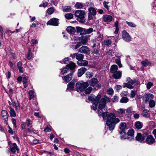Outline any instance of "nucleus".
Masks as SVG:
<instances>
[{
    "label": "nucleus",
    "mask_w": 156,
    "mask_h": 156,
    "mask_svg": "<svg viewBox=\"0 0 156 156\" xmlns=\"http://www.w3.org/2000/svg\"><path fill=\"white\" fill-rule=\"evenodd\" d=\"M110 99L106 96L101 98L99 103L98 113L99 115H102L103 119H107L106 125L108 126V129L112 131L115 128V125L120 122V120L118 118H116L115 114L112 113H109L107 112L106 108V103L109 102Z\"/></svg>",
    "instance_id": "nucleus-1"
},
{
    "label": "nucleus",
    "mask_w": 156,
    "mask_h": 156,
    "mask_svg": "<svg viewBox=\"0 0 156 156\" xmlns=\"http://www.w3.org/2000/svg\"><path fill=\"white\" fill-rule=\"evenodd\" d=\"M88 86L89 84L87 82L79 81L76 83V90L78 92H83Z\"/></svg>",
    "instance_id": "nucleus-2"
},
{
    "label": "nucleus",
    "mask_w": 156,
    "mask_h": 156,
    "mask_svg": "<svg viewBox=\"0 0 156 156\" xmlns=\"http://www.w3.org/2000/svg\"><path fill=\"white\" fill-rule=\"evenodd\" d=\"M101 96L100 95H98L96 97L95 96H90L89 97L88 99L90 101H93V105L91 106V108L95 110L97 108V105L99 102Z\"/></svg>",
    "instance_id": "nucleus-3"
},
{
    "label": "nucleus",
    "mask_w": 156,
    "mask_h": 156,
    "mask_svg": "<svg viewBox=\"0 0 156 156\" xmlns=\"http://www.w3.org/2000/svg\"><path fill=\"white\" fill-rule=\"evenodd\" d=\"M85 15V11L81 10H76L75 13V16L77 17V20L83 23L84 22L83 18Z\"/></svg>",
    "instance_id": "nucleus-4"
},
{
    "label": "nucleus",
    "mask_w": 156,
    "mask_h": 156,
    "mask_svg": "<svg viewBox=\"0 0 156 156\" xmlns=\"http://www.w3.org/2000/svg\"><path fill=\"white\" fill-rule=\"evenodd\" d=\"M70 57L73 58H76V59L78 60V61H80L83 58L84 55L82 54L79 53L77 52L71 54Z\"/></svg>",
    "instance_id": "nucleus-5"
},
{
    "label": "nucleus",
    "mask_w": 156,
    "mask_h": 156,
    "mask_svg": "<svg viewBox=\"0 0 156 156\" xmlns=\"http://www.w3.org/2000/svg\"><path fill=\"white\" fill-rule=\"evenodd\" d=\"M122 37L123 40L126 42H129L131 40V37L126 30L122 32Z\"/></svg>",
    "instance_id": "nucleus-6"
},
{
    "label": "nucleus",
    "mask_w": 156,
    "mask_h": 156,
    "mask_svg": "<svg viewBox=\"0 0 156 156\" xmlns=\"http://www.w3.org/2000/svg\"><path fill=\"white\" fill-rule=\"evenodd\" d=\"M154 98V95L151 93H147L144 95L143 97V100L145 102L152 100Z\"/></svg>",
    "instance_id": "nucleus-7"
},
{
    "label": "nucleus",
    "mask_w": 156,
    "mask_h": 156,
    "mask_svg": "<svg viewBox=\"0 0 156 156\" xmlns=\"http://www.w3.org/2000/svg\"><path fill=\"white\" fill-rule=\"evenodd\" d=\"M58 19L56 18H53L48 21L47 24L57 26L58 25Z\"/></svg>",
    "instance_id": "nucleus-8"
},
{
    "label": "nucleus",
    "mask_w": 156,
    "mask_h": 156,
    "mask_svg": "<svg viewBox=\"0 0 156 156\" xmlns=\"http://www.w3.org/2000/svg\"><path fill=\"white\" fill-rule=\"evenodd\" d=\"M155 141V139L153 136L150 135L147 137L145 143L149 145H151L154 143Z\"/></svg>",
    "instance_id": "nucleus-9"
},
{
    "label": "nucleus",
    "mask_w": 156,
    "mask_h": 156,
    "mask_svg": "<svg viewBox=\"0 0 156 156\" xmlns=\"http://www.w3.org/2000/svg\"><path fill=\"white\" fill-rule=\"evenodd\" d=\"M89 48L87 46H83L80 48L78 50V51L80 53H87L89 51Z\"/></svg>",
    "instance_id": "nucleus-10"
},
{
    "label": "nucleus",
    "mask_w": 156,
    "mask_h": 156,
    "mask_svg": "<svg viewBox=\"0 0 156 156\" xmlns=\"http://www.w3.org/2000/svg\"><path fill=\"white\" fill-rule=\"evenodd\" d=\"M134 132L133 129L129 130L127 132V139L131 141L134 138Z\"/></svg>",
    "instance_id": "nucleus-11"
},
{
    "label": "nucleus",
    "mask_w": 156,
    "mask_h": 156,
    "mask_svg": "<svg viewBox=\"0 0 156 156\" xmlns=\"http://www.w3.org/2000/svg\"><path fill=\"white\" fill-rule=\"evenodd\" d=\"M72 73H69L64 77H62V78L65 82L68 83L72 80Z\"/></svg>",
    "instance_id": "nucleus-12"
},
{
    "label": "nucleus",
    "mask_w": 156,
    "mask_h": 156,
    "mask_svg": "<svg viewBox=\"0 0 156 156\" xmlns=\"http://www.w3.org/2000/svg\"><path fill=\"white\" fill-rule=\"evenodd\" d=\"M103 20L105 22H111L112 20V17L111 16L105 15L103 16Z\"/></svg>",
    "instance_id": "nucleus-13"
},
{
    "label": "nucleus",
    "mask_w": 156,
    "mask_h": 156,
    "mask_svg": "<svg viewBox=\"0 0 156 156\" xmlns=\"http://www.w3.org/2000/svg\"><path fill=\"white\" fill-rule=\"evenodd\" d=\"M136 140L140 143L144 142L145 137L144 136L142 135L140 133H137L136 137Z\"/></svg>",
    "instance_id": "nucleus-14"
},
{
    "label": "nucleus",
    "mask_w": 156,
    "mask_h": 156,
    "mask_svg": "<svg viewBox=\"0 0 156 156\" xmlns=\"http://www.w3.org/2000/svg\"><path fill=\"white\" fill-rule=\"evenodd\" d=\"M122 71H118L116 73L113 74L112 76L115 79H120L122 76Z\"/></svg>",
    "instance_id": "nucleus-15"
},
{
    "label": "nucleus",
    "mask_w": 156,
    "mask_h": 156,
    "mask_svg": "<svg viewBox=\"0 0 156 156\" xmlns=\"http://www.w3.org/2000/svg\"><path fill=\"white\" fill-rule=\"evenodd\" d=\"M10 149L11 151L13 153H14L16 151H18L19 150L18 147L15 143L12 144V146L10 147Z\"/></svg>",
    "instance_id": "nucleus-16"
},
{
    "label": "nucleus",
    "mask_w": 156,
    "mask_h": 156,
    "mask_svg": "<svg viewBox=\"0 0 156 156\" xmlns=\"http://www.w3.org/2000/svg\"><path fill=\"white\" fill-rule=\"evenodd\" d=\"M87 70V69L85 67H82L78 70V76L79 77L81 76Z\"/></svg>",
    "instance_id": "nucleus-17"
},
{
    "label": "nucleus",
    "mask_w": 156,
    "mask_h": 156,
    "mask_svg": "<svg viewBox=\"0 0 156 156\" xmlns=\"http://www.w3.org/2000/svg\"><path fill=\"white\" fill-rule=\"evenodd\" d=\"M76 29L77 32L80 33V35L86 34L85 29L79 27H76Z\"/></svg>",
    "instance_id": "nucleus-18"
},
{
    "label": "nucleus",
    "mask_w": 156,
    "mask_h": 156,
    "mask_svg": "<svg viewBox=\"0 0 156 156\" xmlns=\"http://www.w3.org/2000/svg\"><path fill=\"white\" fill-rule=\"evenodd\" d=\"M66 67L69 69L73 70L74 69L76 66V64L74 62L71 61L70 63L66 65Z\"/></svg>",
    "instance_id": "nucleus-19"
},
{
    "label": "nucleus",
    "mask_w": 156,
    "mask_h": 156,
    "mask_svg": "<svg viewBox=\"0 0 156 156\" xmlns=\"http://www.w3.org/2000/svg\"><path fill=\"white\" fill-rule=\"evenodd\" d=\"M67 32L69 34H73L76 32V29L74 27L71 26L68 27L66 29Z\"/></svg>",
    "instance_id": "nucleus-20"
},
{
    "label": "nucleus",
    "mask_w": 156,
    "mask_h": 156,
    "mask_svg": "<svg viewBox=\"0 0 156 156\" xmlns=\"http://www.w3.org/2000/svg\"><path fill=\"white\" fill-rule=\"evenodd\" d=\"M77 63L78 65L80 66H86L88 64V62L87 61L85 60H81L80 61H77Z\"/></svg>",
    "instance_id": "nucleus-21"
},
{
    "label": "nucleus",
    "mask_w": 156,
    "mask_h": 156,
    "mask_svg": "<svg viewBox=\"0 0 156 156\" xmlns=\"http://www.w3.org/2000/svg\"><path fill=\"white\" fill-rule=\"evenodd\" d=\"M27 80L28 78L26 76L23 75V83L24 88L27 87Z\"/></svg>",
    "instance_id": "nucleus-22"
},
{
    "label": "nucleus",
    "mask_w": 156,
    "mask_h": 156,
    "mask_svg": "<svg viewBox=\"0 0 156 156\" xmlns=\"http://www.w3.org/2000/svg\"><path fill=\"white\" fill-rule=\"evenodd\" d=\"M118 67L116 65H112L110 68V72L113 74L116 73L117 71Z\"/></svg>",
    "instance_id": "nucleus-23"
},
{
    "label": "nucleus",
    "mask_w": 156,
    "mask_h": 156,
    "mask_svg": "<svg viewBox=\"0 0 156 156\" xmlns=\"http://www.w3.org/2000/svg\"><path fill=\"white\" fill-rule=\"evenodd\" d=\"M75 80H73L71 82L69 83L68 85L67 90H72L73 89L75 83Z\"/></svg>",
    "instance_id": "nucleus-24"
},
{
    "label": "nucleus",
    "mask_w": 156,
    "mask_h": 156,
    "mask_svg": "<svg viewBox=\"0 0 156 156\" xmlns=\"http://www.w3.org/2000/svg\"><path fill=\"white\" fill-rule=\"evenodd\" d=\"M89 13L92 14L93 16L95 15L96 13V11L95 9L93 7H91L88 9Z\"/></svg>",
    "instance_id": "nucleus-25"
},
{
    "label": "nucleus",
    "mask_w": 156,
    "mask_h": 156,
    "mask_svg": "<svg viewBox=\"0 0 156 156\" xmlns=\"http://www.w3.org/2000/svg\"><path fill=\"white\" fill-rule=\"evenodd\" d=\"M98 82V80L96 78H93L90 80L89 83L90 85L94 86L97 84Z\"/></svg>",
    "instance_id": "nucleus-26"
},
{
    "label": "nucleus",
    "mask_w": 156,
    "mask_h": 156,
    "mask_svg": "<svg viewBox=\"0 0 156 156\" xmlns=\"http://www.w3.org/2000/svg\"><path fill=\"white\" fill-rule=\"evenodd\" d=\"M14 105L15 106V108L16 111L18 112H20V104L18 101L14 102Z\"/></svg>",
    "instance_id": "nucleus-27"
},
{
    "label": "nucleus",
    "mask_w": 156,
    "mask_h": 156,
    "mask_svg": "<svg viewBox=\"0 0 156 156\" xmlns=\"http://www.w3.org/2000/svg\"><path fill=\"white\" fill-rule=\"evenodd\" d=\"M88 37L87 36H84L82 37H80L79 38V40L82 41H81L82 42V44H85L88 40Z\"/></svg>",
    "instance_id": "nucleus-28"
},
{
    "label": "nucleus",
    "mask_w": 156,
    "mask_h": 156,
    "mask_svg": "<svg viewBox=\"0 0 156 156\" xmlns=\"http://www.w3.org/2000/svg\"><path fill=\"white\" fill-rule=\"evenodd\" d=\"M119 128L122 131L126 129V124L125 122H121L120 124Z\"/></svg>",
    "instance_id": "nucleus-29"
},
{
    "label": "nucleus",
    "mask_w": 156,
    "mask_h": 156,
    "mask_svg": "<svg viewBox=\"0 0 156 156\" xmlns=\"http://www.w3.org/2000/svg\"><path fill=\"white\" fill-rule=\"evenodd\" d=\"M119 133L122 135L121 136V140L127 139V136L126 133L124 131H122L119 132Z\"/></svg>",
    "instance_id": "nucleus-30"
},
{
    "label": "nucleus",
    "mask_w": 156,
    "mask_h": 156,
    "mask_svg": "<svg viewBox=\"0 0 156 156\" xmlns=\"http://www.w3.org/2000/svg\"><path fill=\"white\" fill-rule=\"evenodd\" d=\"M141 64L142 66H146L150 65L151 64V63L147 60H145L144 61H142L141 62Z\"/></svg>",
    "instance_id": "nucleus-31"
},
{
    "label": "nucleus",
    "mask_w": 156,
    "mask_h": 156,
    "mask_svg": "<svg viewBox=\"0 0 156 156\" xmlns=\"http://www.w3.org/2000/svg\"><path fill=\"white\" fill-rule=\"evenodd\" d=\"M1 115L5 119H7L8 118V114L5 110H3L1 112Z\"/></svg>",
    "instance_id": "nucleus-32"
},
{
    "label": "nucleus",
    "mask_w": 156,
    "mask_h": 156,
    "mask_svg": "<svg viewBox=\"0 0 156 156\" xmlns=\"http://www.w3.org/2000/svg\"><path fill=\"white\" fill-rule=\"evenodd\" d=\"M135 125L136 128L140 129L142 128L143 126V124L140 122L137 121L135 122Z\"/></svg>",
    "instance_id": "nucleus-33"
},
{
    "label": "nucleus",
    "mask_w": 156,
    "mask_h": 156,
    "mask_svg": "<svg viewBox=\"0 0 156 156\" xmlns=\"http://www.w3.org/2000/svg\"><path fill=\"white\" fill-rule=\"evenodd\" d=\"M116 57L118 58L115 60V62L118 65L119 67L121 68L122 67V65L121 63L120 59V57L119 56H117Z\"/></svg>",
    "instance_id": "nucleus-34"
},
{
    "label": "nucleus",
    "mask_w": 156,
    "mask_h": 156,
    "mask_svg": "<svg viewBox=\"0 0 156 156\" xmlns=\"http://www.w3.org/2000/svg\"><path fill=\"white\" fill-rule=\"evenodd\" d=\"M112 43V41L109 39H107L104 40L103 41V44L107 46H109Z\"/></svg>",
    "instance_id": "nucleus-35"
},
{
    "label": "nucleus",
    "mask_w": 156,
    "mask_h": 156,
    "mask_svg": "<svg viewBox=\"0 0 156 156\" xmlns=\"http://www.w3.org/2000/svg\"><path fill=\"white\" fill-rule=\"evenodd\" d=\"M9 109L10 110V116L12 117L16 116V115L14 110L11 107H9Z\"/></svg>",
    "instance_id": "nucleus-36"
},
{
    "label": "nucleus",
    "mask_w": 156,
    "mask_h": 156,
    "mask_svg": "<svg viewBox=\"0 0 156 156\" xmlns=\"http://www.w3.org/2000/svg\"><path fill=\"white\" fill-rule=\"evenodd\" d=\"M125 110L126 112L128 114L131 113H135V112L133 111V108L131 107L128 108Z\"/></svg>",
    "instance_id": "nucleus-37"
},
{
    "label": "nucleus",
    "mask_w": 156,
    "mask_h": 156,
    "mask_svg": "<svg viewBox=\"0 0 156 156\" xmlns=\"http://www.w3.org/2000/svg\"><path fill=\"white\" fill-rule=\"evenodd\" d=\"M128 101L129 99L126 97H123L120 100V102L121 103H126Z\"/></svg>",
    "instance_id": "nucleus-38"
},
{
    "label": "nucleus",
    "mask_w": 156,
    "mask_h": 156,
    "mask_svg": "<svg viewBox=\"0 0 156 156\" xmlns=\"http://www.w3.org/2000/svg\"><path fill=\"white\" fill-rule=\"evenodd\" d=\"M132 84L128 83H124L123 86V87H127L129 89H132L133 88Z\"/></svg>",
    "instance_id": "nucleus-39"
},
{
    "label": "nucleus",
    "mask_w": 156,
    "mask_h": 156,
    "mask_svg": "<svg viewBox=\"0 0 156 156\" xmlns=\"http://www.w3.org/2000/svg\"><path fill=\"white\" fill-rule=\"evenodd\" d=\"M149 111L147 109H145L143 112V115L144 116L148 117L150 116V114L149 113Z\"/></svg>",
    "instance_id": "nucleus-40"
},
{
    "label": "nucleus",
    "mask_w": 156,
    "mask_h": 156,
    "mask_svg": "<svg viewBox=\"0 0 156 156\" xmlns=\"http://www.w3.org/2000/svg\"><path fill=\"white\" fill-rule=\"evenodd\" d=\"M92 90V88L90 87L87 88H86L84 92L86 94H88L90 93Z\"/></svg>",
    "instance_id": "nucleus-41"
},
{
    "label": "nucleus",
    "mask_w": 156,
    "mask_h": 156,
    "mask_svg": "<svg viewBox=\"0 0 156 156\" xmlns=\"http://www.w3.org/2000/svg\"><path fill=\"white\" fill-rule=\"evenodd\" d=\"M29 94L30 97H29V99L31 100L34 97V93L33 91L30 90L29 91Z\"/></svg>",
    "instance_id": "nucleus-42"
},
{
    "label": "nucleus",
    "mask_w": 156,
    "mask_h": 156,
    "mask_svg": "<svg viewBox=\"0 0 156 156\" xmlns=\"http://www.w3.org/2000/svg\"><path fill=\"white\" fill-rule=\"evenodd\" d=\"M68 70H69V69L66 66L65 67L63 68L61 71V73L62 74H64L65 73H67Z\"/></svg>",
    "instance_id": "nucleus-43"
},
{
    "label": "nucleus",
    "mask_w": 156,
    "mask_h": 156,
    "mask_svg": "<svg viewBox=\"0 0 156 156\" xmlns=\"http://www.w3.org/2000/svg\"><path fill=\"white\" fill-rule=\"evenodd\" d=\"M149 101V107L151 108L154 107L155 105V102L154 101L152 100Z\"/></svg>",
    "instance_id": "nucleus-44"
},
{
    "label": "nucleus",
    "mask_w": 156,
    "mask_h": 156,
    "mask_svg": "<svg viewBox=\"0 0 156 156\" xmlns=\"http://www.w3.org/2000/svg\"><path fill=\"white\" fill-rule=\"evenodd\" d=\"M126 110L124 108H120L118 110L117 112L118 114H125V113Z\"/></svg>",
    "instance_id": "nucleus-45"
},
{
    "label": "nucleus",
    "mask_w": 156,
    "mask_h": 156,
    "mask_svg": "<svg viewBox=\"0 0 156 156\" xmlns=\"http://www.w3.org/2000/svg\"><path fill=\"white\" fill-rule=\"evenodd\" d=\"M54 8L53 7H51L48 9L47 12L48 14L51 15L54 12Z\"/></svg>",
    "instance_id": "nucleus-46"
},
{
    "label": "nucleus",
    "mask_w": 156,
    "mask_h": 156,
    "mask_svg": "<svg viewBox=\"0 0 156 156\" xmlns=\"http://www.w3.org/2000/svg\"><path fill=\"white\" fill-rule=\"evenodd\" d=\"M65 17L67 19H70L73 17V15L71 13H67L65 15Z\"/></svg>",
    "instance_id": "nucleus-47"
},
{
    "label": "nucleus",
    "mask_w": 156,
    "mask_h": 156,
    "mask_svg": "<svg viewBox=\"0 0 156 156\" xmlns=\"http://www.w3.org/2000/svg\"><path fill=\"white\" fill-rule=\"evenodd\" d=\"M75 6L77 9H81L83 6L82 4L79 2H77Z\"/></svg>",
    "instance_id": "nucleus-48"
},
{
    "label": "nucleus",
    "mask_w": 156,
    "mask_h": 156,
    "mask_svg": "<svg viewBox=\"0 0 156 156\" xmlns=\"http://www.w3.org/2000/svg\"><path fill=\"white\" fill-rule=\"evenodd\" d=\"M126 23L130 27H135L136 26V25L133 22L126 21Z\"/></svg>",
    "instance_id": "nucleus-49"
},
{
    "label": "nucleus",
    "mask_w": 156,
    "mask_h": 156,
    "mask_svg": "<svg viewBox=\"0 0 156 156\" xmlns=\"http://www.w3.org/2000/svg\"><path fill=\"white\" fill-rule=\"evenodd\" d=\"M34 55L32 53H27V58L28 59L30 60L33 57Z\"/></svg>",
    "instance_id": "nucleus-50"
},
{
    "label": "nucleus",
    "mask_w": 156,
    "mask_h": 156,
    "mask_svg": "<svg viewBox=\"0 0 156 156\" xmlns=\"http://www.w3.org/2000/svg\"><path fill=\"white\" fill-rule=\"evenodd\" d=\"M93 30V29L92 28H90L87 29H85L86 34H89L91 33L92 32Z\"/></svg>",
    "instance_id": "nucleus-51"
},
{
    "label": "nucleus",
    "mask_w": 156,
    "mask_h": 156,
    "mask_svg": "<svg viewBox=\"0 0 156 156\" xmlns=\"http://www.w3.org/2000/svg\"><path fill=\"white\" fill-rule=\"evenodd\" d=\"M71 7L70 6H65L63 9V11L64 12H69L71 10Z\"/></svg>",
    "instance_id": "nucleus-52"
},
{
    "label": "nucleus",
    "mask_w": 156,
    "mask_h": 156,
    "mask_svg": "<svg viewBox=\"0 0 156 156\" xmlns=\"http://www.w3.org/2000/svg\"><path fill=\"white\" fill-rule=\"evenodd\" d=\"M108 2L104 1L103 3V5L105 8L107 10H108L109 9V7L108 5Z\"/></svg>",
    "instance_id": "nucleus-53"
},
{
    "label": "nucleus",
    "mask_w": 156,
    "mask_h": 156,
    "mask_svg": "<svg viewBox=\"0 0 156 156\" xmlns=\"http://www.w3.org/2000/svg\"><path fill=\"white\" fill-rule=\"evenodd\" d=\"M153 85V83L152 82H149L146 84L147 88L148 89H149Z\"/></svg>",
    "instance_id": "nucleus-54"
},
{
    "label": "nucleus",
    "mask_w": 156,
    "mask_h": 156,
    "mask_svg": "<svg viewBox=\"0 0 156 156\" xmlns=\"http://www.w3.org/2000/svg\"><path fill=\"white\" fill-rule=\"evenodd\" d=\"M103 38V36L102 35L99 34L97 38V40L98 41H101Z\"/></svg>",
    "instance_id": "nucleus-55"
},
{
    "label": "nucleus",
    "mask_w": 156,
    "mask_h": 156,
    "mask_svg": "<svg viewBox=\"0 0 156 156\" xmlns=\"http://www.w3.org/2000/svg\"><path fill=\"white\" fill-rule=\"evenodd\" d=\"M133 80H131L129 77H128L127 78L126 81L127 82L130 84H133Z\"/></svg>",
    "instance_id": "nucleus-56"
},
{
    "label": "nucleus",
    "mask_w": 156,
    "mask_h": 156,
    "mask_svg": "<svg viewBox=\"0 0 156 156\" xmlns=\"http://www.w3.org/2000/svg\"><path fill=\"white\" fill-rule=\"evenodd\" d=\"M128 94V93L127 91H123L121 94V96L123 97L126 96Z\"/></svg>",
    "instance_id": "nucleus-57"
},
{
    "label": "nucleus",
    "mask_w": 156,
    "mask_h": 156,
    "mask_svg": "<svg viewBox=\"0 0 156 156\" xmlns=\"http://www.w3.org/2000/svg\"><path fill=\"white\" fill-rule=\"evenodd\" d=\"M136 94V92L135 91L132 90L130 94V97L131 98H133L134 97Z\"/></svg>",
    "instance_id": "nucleus-58"
},
{
    "label": "nucleus",
    "mask_w": 156,
    "mask_h": 156,
    "mask_svg": "<svg viewBox=\"0 0 156 156\" xmlns=\"http://www.w3.org/2000/svg\"><path fill=\"white\" fill-rule=\"evenodd\" d=\"M58 3L57 0H52L51 1V4L56 5Z\"/></svg>",
    "instance_id": "nucleus-59"
},
{
    "label": "nucleus",
    "mask_w": 156,
    "mask_h": 156,
    "mask_svg": "<svg viewBox=\"0 0 156 156\" xmlns=\"http://www.w3.org/2000/svg\"><path fill=\"white\" fill-rule=\"evenodd\" d=\"M12 121L13 124L15 128H16L17 126L16 124V121L14 119H12Z\"/></svg>",
    "instance_id": "nucleus-60"
},
{
    "label": "nucleus",
    "mask_w": 156,
    "mask_h": 156,
    "mask_svg": "<svg viewBox=\"0 0 156 156\" xmlns=\"http://www.w3.org/2000/svg\"><path fill=\"white\" fill-rule=\"evenodd\" d=\"M108 93L109 94L111 95L113 93V90L112 89L109 88L108 90Z\"/></svg>",
    "instance_id": "nucleus-61"
},
{
    "label": "nucleus",
    "mask_w": 156,
    "mask_h": 156,
    "mask_svg": "<svg viewBox=\"0 0 156 156\" xmlns=\"http://www.w3.org/2000/svg\"><path fill=\"white\" fill-rule=\"evenodd\" d=\"M108 54L109 55L112 56L114 53V52L112 50H109L108 51Z\"/></svg>",
    "instance_id": "nucleus-62"
},
{
    "label": "nucleus",
    "mask_w": 156,
    "mask_h": 156,
    "mask_svg": "<svg viewBox=\"0 0 156 156\" xmlns=\"http://www.w3.org/2000/svg\"><path fill=\"white\" fill-rule=\"evenodd\" d=\"M133 84H134L135 85H137L139 83V81L136 79H134L133 80Z\"/></svg>",
    "instance_id": "nucleus-63"
},
{
    "label": "nucleus",
    "mask_w": 156,
    "mask_h": 156,
    "mask_svg": "<svg viewBox=\"0 0 156 156\" xmlns=\"http://www.w3.org/2000/svg\"><path fill=\"white\" fill-rule=\"evenodd\" d=\"M119 98L118 97L116 96H115L113 98V102L117 101L118 100Z\"/></svg>",
    "instance_id": "nucleus-64"
}]
</instances>
